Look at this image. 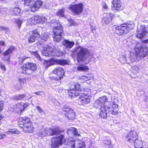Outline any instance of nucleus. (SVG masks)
Listing matches in <instances>:
<instances>
[{
  "label": "nucleus",
  "instance_id": "obj_1",
  "mask_svg": "<svg viewBox=\"0 0 148 148\" xmlns=\"http://www.w3.org/2000/svg\"><path fill=\"white\" fill-rule=\"evenodd\" d=\"M74 51L76 53L78 62H84L87 64L94 60L92 54L86 48L79 46L75 48Z\"/></svg>",
  "mask_w": 148,
  "mask_h": 148
},
{
  "label": "nucleus",
  "instance_id": "obj_2",
  "mask_svg": "<svg viewBox=\"0 0 148 148\" xmlns=\"http://www.w3.org/2000/svg\"><path fill=\"white\" fill-rule=\"evenodd\" d=\"M55 28L54 29L53 37L56 42H59L62 38L63 28L58 21L54 23Z\"/></svg>",
  "mask_w": 148,
  "mask_h": 148
},
{
  "label": "nucleus",
  "instance_id": "obj_3",
  "mask_svg": "<svg viewBox=\"0 0 148 148\" xmlns=\"http://www.w3.org/2000/svg\"><path fill=\"white\" fill-rule=\"evenodd\" d=\"M20 127L23 128V130L25 132H32L33 128L31 126L30 121L27 117L20 118L18 121Z\"/></svg>",
  "mask_w": 148,
  "mask_h": 148
},
{
  "label": "nucleus",
  "instance_id": "obj_4",
  "mask_svg": "<svg viewBox=\"0 0 148 148\" xmlns=\"http://www.w3.org/2000/svg\"><path fill=\"white\" fill-rule=\"evenodd\" d=\"M39 130L38 136L40 137L41 138H42L44 137L49 135H57L60 133V131L57 128L45 129L43 126H40Z\"/></svg>",
  "mask_w": 148,
  "mask_h": 148
},
{
  "label": "nucleus",
  "instance_id": "obj_5",
  "mask_svg": "<svg viewBox=\"0 0 148 148\" xmlns=\"http://www.w3.org/2000/svg\"><path fill=\"white\" fill-rule=\"evenodd\" d=\"M126 136L128 138V141L130 143H134L135 147L136 148H142V142L140 140H139L138 138L137 133L134 131H131L130 133V136L128 134Z\"/></svg>",
  "mask_w": 148,
  "mask_h": 148
},
{
  "label": "nucleus",
  "instance_id": "obj_6",
  "mask_svg": "<svg viewBox=\"0 0 148 148\" xmlns=\"http://www.w3.org/2000/svg\"><path fill=\"white\" fill-rule=\"evenodd\" d=\"M118 111L116 110H112L110 106H104L100 108L99 116L101 118L104 119L106 118L107 115H116L118 114Z\"/></svg>",
  "mask_w": 148,
  "mask_h": 148
},
{
  "label": "nucleus",
  "instance_id": "obj_7",
  "mask_svg": "<svg viewBox=\"0 0 148 148\" xmlns=\"http://www.w3.org/2000/svg\"><path fill=\"white\" fill-rule=\"evenodd\" d=\"M36 64H35L28 62L24 64L19 69L20 71L23 73L29 75L32 73L36 69Z\"/></svg>",
  "mask_w": 148,
  "mask_h": 148
},
{
  "label": "nucleus",
  "instance_id": "obj_8",
  "mask_svg": "<svg viewBox=\"0 0 148 148\" xmlns=\"http://www.w3.org/2000/svg\"><path fill=\"white\" fill-rule=\"evenodd\" d=\"M135 50L136 56L142 58L147 55L148 49L145 46L142 47L139 43H137L135 46Z\"/></svg>",
  "mask_w": 148,
  "mask_h": 148
},
{
  "label": "nucleus",
  "instance_id": "obj_9",
  "mask_svg": "<svg viewBox=\"0 0 148 148\" xmlns=\"http://www.w3.org/2000/svg\"><path fill=\"white\" fill-rule=\"evenodd\" d=\"M66 141L63 135H60L58 137H54L51 139V148H56L59 145H61Z\"/></svg>",
  "mask_w": 148,
  "mask_h": 148
},
{
  "label": "nucleus",
  "instance_id": "obj_10",
  "mask_svg": "<svg viewBox=\"0 0 148 148\" xmlns=\"http://www.w3.org/2000/svg\"><path fill=\"white\" fill-rule=\"evenodd\" d=\"M95 104L96 106L97 107H103L104 106H111L110 102L107 101V98L105 96L99 98V99L95 102Z\"/></svg>",
  "mask_w": 148,
  "mask_h": 148
},
{
  "label": "nucleus",
  "instance_id": "obj_11",
  "mask_svg": "<svg viewBox=\"0 0 148 148\" xmlns=\"http://www.w3.org/2000/svg\"><path fill=\"white\" fill-rule=\"evenodd\" d=\"M43 49L41 51L42 55L46 56H55L53 48L47 45H45L42 47Z\"/></svg>",
  "mask_w": 148,
  "mask_h": 148
},
{
  "label": "nucleus",
  "instance_id": "obj_12",
  "mask_svg": "<svg viewBox=\"0 0 148 148\" xmlns=\"http://www.w3.org/2000/svg\"><path fill=\"white\" fill-rule=\"evenodd\" d=\"M70 8L72 12L77 14H80L83 11L84 5L82 3H80L71 5L70 6Z\"/></svg>",
  "mask_w": 148,
  "mask_h": 148
},
{
  "label": "nucleus",
  "instance_id": "obj_13",
  "mask_svg": "<svg viewBox=\"0 0 148 148\" xmlns=\"http://www.w3.org/2000/svg\"><path fill=\"white\" fill-rule=\"evenodd\" d=\"M147 33H148V27L144 25H141L138 28L136 36L141 39L145 36Z\"/></svg>",
  "mask_w": 148,
  "mask_h": 148
},
{
  "label": "nucleus",
  "instance_id": "obj_14",
  "mask_svg": "<svg viewBox=\"0 0 148 148\" xmlns=\"http://www.w3.org/2000/svg\"><path fill=\"white\" fill-rule=\"evenodd\" d=\"M69 145L71 148H85L84 143L81 141H71L69 142Z\"/></svg>",
  "mask_w": 148,
  "mask_h": 148
},
{
  "label": "nucleus",
  "instance_id": "obj_15",
  "mask_svg": "<svg viewBox=\"0 0 148 148\" xmlns=\"http://www.w3.org/2000/svg\"><path fill=\"white\" fill-rule=\"evenodd\" d=\"M121 4L120 0H113L111 5L112 9L115 12L121 10Z\"/></svg>",
  "mask_w": 148,
  "mask_h": 148
},
{
  "label": "nucleus",
  "instance_id": "obj_16",
  "mask_svg": "<svg viewBox=\"0 0 148 148\" xmlns=\"http://www.w3.org/2000/svg\"><path fill=\"white\" fill-rule=\"evenodd\" d=\"M115 29V32L119 35L126 34L128 32V30L124 25L116 27Z\"/></svg>",
  "mask_w": 148,
  "mask_h": 148
},
{
  "label": "nucleus",
  "instance_id": "obj_17",
  "mask_svg": "<svg viewBox=\"0 0 148 148\" xmlns=\"http://www.w3.org/2000/svg\"><path fill=\"white\" fill-rule=\"evenodd\" d=\"M53 73L57 75L56 78V80H60L63 78L64 73V70L62 68L58 67L55 68L53 71Z\"/></svg>",
  "mask_w": 148,
  "mask_h": 148
},
{
  "label": "nucleus",
  "instance_id": "obj_18",
  "mask_svg": "<svg viewBox=\"0 0 148 148\" xmlns=\"http://www.w3.org/2000/svg\"><path fill=\"white\" fill-rule=\"evenodd\" d=\"M90 95H82L79 97V101L82 104H87L90 102Z\"/></svg>",
  "mask_w": 148,
  "mask_h": 148
},
{
  "label": "nucleus",
  "instance_id": "obj_19",
  "mask_svg": "<svg viewBox=\"0 0 148 148\" xmlns=\"http://www.w3.org/2000/svg\"><path fill=\"white\" fill-rule=\"evenodd\" d=\"M28 105V103H23L22 102L18 103L16 104V108L17 111L21 112L24 110L25 108Z\"/></svg>",
  "mask_w": 148,
  "mask_h": 148
},
{
  "label": "nucleus",
  "instance_id": "obj_20",
  "mask_svg": "<svg viewBox=\"0 0 148 148\" xmlns=\"http://www.w3.org/2000/svg\"><path fill=\"white\" fill-rule=\"evenodd\" d=\"M76 130V129L75 128L70 127L67 130V133L68 136L70 137L78 136L79 134Z\"/></svg>",
  "mask_w": 148,
  "mask_h": 148
},
{
  "label": "nucleus",
  "instance_id": "obj_21",
  "mask_svg": "<svg viewBox=\"0 0 148 148\" xmlns=\"http://www.w3.org/2000/svg\"><path fill=\"white\" fill-rule=\"evenodd\" d=\"M113 15L111 13H107L102 20V22L103 24H108L112 20Z\"/></svg>",
  "mask_w": 148,
  "mask_h": 148
},
{
  "label": "nucleus",
  "instance_id": "obj_22",
  "mask_svg": "<svg viewBox=\"0 0 148 148\" xmlns=\"http://www.w3.org/2000/svg\"><path fill=\"white\" fill-rule=\"evenodd\" d=\"M68 90L69 94L71 97L80 95L81 94L79 90H74L73 88H71Z\"/></svg>",
  "mask_w": 148,
  "mask_h": 148
},
{
  "label": "nucleus",
  "instance_id": "obj_23",
  "mask_svg": "<svg viewBox=\"0 0 148 148\" xmlns=\"http://www.w3.org/2000/svg\"><path fill=\"white\" fill-rule=\"evenodd\" d=\"M63 45L69 49L72 48L75 44L73 41H70L69 40H65L62 42Z\"/></svg>",
  "mask_w": 148,
  "mask_h": 148
},
{
  "label": "nucleus",
  "instance_id": "obj_24",
  "mask_svg": "<svg viewBox=\"0 0 148 148\" xmlns=\"http://www.w3.org/2000/svg\"><path fill=\"white\" fill-rule=\"evenodd\" d=\"M37 36V30L36 29L32 31V35L28 38L29 43H32L35 41V39Z\"/></svg>",
  "mask_w": 148,
  "mask_h": 148
},
{
  "label": "nucleus",
  "instance_id": "obj_25",
  "mask_svg": "<svg viewBox=\"0 0 148 148\" xmlns=\"http://www.w3.org/2000/svg\"><path fill=\"white\" fill-rule=\"evenodd\" d=\"M10 11L12 14L16 16L19 15L21 13V10L18 8H11L10 9Z\"/></svg>",
  "mask_w": 148,
  "mask_h": 148
},
{
  "label": "nucleus",
  "instance_id": "obj_26",
  "mask_svg": "<svg viewBox=\"0 0 148 148\" xmlns=\"http://www.w3.org/2000/svg\"><path fill=\"white\" fill-rule=\"evenodd\" d=\"M38 35L39 36L38 38V40H40V39H41L42 42L46 41L49 38L48 33L47 32L44 33L43 35H42L40 38V36L38 32Z\"/></svg>",
  "mask_w": 148,
  "mask_h": 148
},
{
  "label": "nucleus",
  "instance_id": "obj_27",
  "mask_svg": "<svg viewBox=\"0 0 148 148\" xmlns=\"http://www.w3.org/2000/svg\"><path fill=\"white\" fill-rule=\"evenodd\" d=\"M28 95V96L24 95H19L16 96L14 99L18 100H21L22 99L26 100L28 99H29L31 97L29 95Z\"/></svg>",
  "mask_w": 148,
  "mask_h": 148
},
{
  "label": "nucleus",
  "instance_id": "obj_28",
  "mask_svg": "<svg viewBox=\"0 0 148 148\" xmlns=\"http://www.w3.org/2000/svg\"><path fill=\"white\" fill-rule=\"evenodd\" d=\"M66 116L69 119H72L74 118L75 116V112L73 110H71L70 112L66 113Z\"/></svg>",
  "mask_w": 148,
  "mask_h": 148
},
{
  "label": "nucleus",
  "instance_id": "obj_29",
  "mask_svg": "<svg viewBox=\"0 0 148 148\" xmlns=\"http://www.w3.org/2000/svg\"><path fill=\"white\" fill-rule=\"evenodd\" d=\"M124 25L128 30V31L130 30H132L133 29L135 25L134 22L132 21L127 23L124 24Z\"/></svg>",
  "mask_w": 148,
  "mask_h": 148
},
{
  "label": "nucleus",
  "instance_id": "obj_30",
  "mask_svg": "<svg viewBox=\"0 0 148 148\" xmlns=\"http://www.w3.org/2000/svg\"><path fill=\"white\" fill-rule=\"evenodd\" d=\"M55 62V60L53 58L51 59L50 60L47 61L44 60V62H43L44 65L45 67H47L53 64Z\"/></svg>",
  "mask_w": 148,
  "mask_h": 148
},
{
  "label": "nucleus",
  "instance_id": "obj_31",
  "mask_svg": "<svg viewBox=\"0 0 148 148\" xmlns=\"http://www.w3.org/2000/svg\"><path fill=\"white\" fill-rule=\"evenodd\" d=\"M88 66H78L77 67V70L79 71H86L89 70Z\"/></svg>",
  "mask_w": 148,
  "mask_h": 148
},
{
  "label": "nucleus",
  "instance_id": "obj_32",
  "mask_svg": "<svg viewBox=\"0 0 148 148\" xmlns=\"http://www.w3.org/2000/svg\"><path fill=\"white\" fill-rule=\"evenodd\" d=\"M47 19L43 16H39L38 17V23L42 24L47 21Z\"/></svg>",
  "mask_w": 148,
  "mask_h": 148
},
{
  "label": "nucleus",
  "instance_id": "obj_33",
  "mask_svg": "<svg viewBox=\"0 0 148 148\" xmlns=\"http://www.w3.org/2000/svg\"><path fill=\"white\" fill-rule=\"evenodd\" d=\"M55 63L56 64L64 65L67 64V61L64 60H55Z\"/></svg>",
  "mask_w": 148,
  "mask_h": 148
},
{
  "label": "nucleus",
  "instance_id": "obj_34",
  "mask_svg": "<svg viewBox=\"0 0 148 148\" xmlns=\"http://www.w3.org/2000/svg\"><path fill=\"white\" fill-rule=\"evenodd\" d=\"M20 133V132L17 130L10 129L7 132L8 135H11L14 134H18Z\"/></svg>",
  "mask_w": 148,
  "mask_h": 148
},
{
  "label": "nucleus",
  "instance_id": "obj_35",
  "mask_svg": "<svg viewBox=\"0 0 148 148\" xmlns=\"http://www.w3.org/2000/svg\"><path fill=\"white\" fill-rule=\"evenodd\" d=\"M139 71V68L136 66H134L132 67L131 69L132 72L134 74H137Z\"/></svg>",
  "mask_w": 148,
  "mask_h": 148
},
{
  "label": "nucleus",
  "instance_id": "obj_36",
  "mask_svg": "<svg viewBox=\"0 0 148 148\" xmlns=\"http://www.w3.org/2000/svg\"><path fill=\"white\" fill-rule=\"evenodd\" d=\"M62 108L63 111L66 113L69 112H70L71 110H73L67 105L64 106Z\"/></svg>",
  "mask_w": 148,
  "mask_h": 148
},
{
  "label": "nucleus",
  "instance_id": "obj_37",
  "mask_svg": "<svg viewBox=\"0 0 148 148\" xmlns=\"http://www.w3.org/2000/svg\"><path fill=\"white\" fill-rule=\"evenodd\" d=\"M37 2V1H35V2H34V4H32V3H30L29 4L30 5H33L31 9V10L32 12H34L36 11L37 10V4L36 2Z\"/></svg>",
  "mask_w": 148,
  "mask_h": 148
},
{
  "label": "nucleus",
  "instance_id": "obj_38",
  "mask_svg": "<svg viewBox=\"0 0 148 148\" xmlns=\"http://www.w3.org/2000/svg\"><path fill=\"white\" fill-rule=\"evenodd\" d=\"M80 86L79 84H74L72 85L71 88H73L74 90H79Z\"/></svg>",
  "mask_w": 148,
  "mask_h": 148
},
{
  "label": "nucleus",
  "instance_id": "obj_39",
  "mask_svg": "<svg viewBox=\"0 0 148 148\" xmlns=\"http://www.w3.org/2000/svg\"><path fill=\"white\" fill-rule=\"evenodd\" d=\"M111 104V106H110V108L112 110H117L116 109L118 108V106L117 104H115L114 102V103L112 102H110Z\"/></svg>",
  "mask_w": 148,
  "mask_h": 148
},
{
  "label": "nucleus",
  "instance_id": "obj_40",
  "mask_svg": "<svg viewBox=\"0 0 148 148\" xmlns=\"http://www.w3.org/2000/svg\"><path fill=\"white\" fill-rule=\"evenodd\" d=\"M83 92V95H90L88 94L90 93V90L88 88H84Z\"/></svg>",
  "mask_w": 148,
  "mask_h": 148
},
{
  "label": "nucleus",
  "instance_id": "obj_41",
  "mask_svg": "<svg viewBox=\"0 0 148 148\" xmlns=\"http://www.w3.org/2000/svg\"><path fill=\"white\" fill-rule=\"evenodd\" d=\"M35 0H24V5L25 6L29 5V4L34 2Z\"/></svg>",
  "mask_w": 148,
  "mask_h": 148
},
{
  "label": "nucleus",
  "instance_id": "obj_42",
  "mask_svg": "<svg viewBox=\"0 0 148 148\" xmlns=\"http://www.w3.org/2000/svg\"><path fill=\"white\" fill-rule=\"evenodd\" d=\"M64 11L63 9L59 10L57 13L58 16H63L64 15Z\"/></svg>",
  "mask_w": 148,
  "mask_h": 148
},
{
  "label": "nucleus",
  "instance_id": "obj_43",
  "mask_svg": "<svg viewBox=\"0 0 148 148\" xmlns=\"http://www.w3.org/2000/svg\"><path fill=\"white\" fill-rule=\"evenodd\" d=\"M15 23L18 25V27L20 28L22 23V21L19 19L17 18L16 20Z\"/></svg>",
  "mask_w": 148,
  "mask_h": 148
},
{
  "label": "nucleus",
  "instance_id": "obj_44",
  "mask_svg": "<svg viewBox=\"0 0 148 148\" xmlns=\"http://www.w3.org/2000/svg\"><path fill=\"white\" fill-rule=\"evenodd\" d=\"M103 143L105 145H107L108 146L111 143V141L110 140H106L104 141Z\"/></svg>",
  "mask_w": 148,
  "mask_h": 148
},
{
  "label": "nucleus",
  "instance_id": "obj_45",
  "mask_svg": "<svg viewBox=\"0 0 148 148\" xmlns=\"http://www.w3.org/2000/svg\"><path fill=\"white\" fill-rule=\"evenodd\" d=\"M15 47L13 46H11L9 47L8 49L10 51V53H11L13 51L15 50Z\"/></svg>",
  "mask_w": 148,
  "mask_h": 148
},
{
  "label": "nucleus",
  "instance_id": "obj_46",
  "mask_svg": "<svg viewBox=\"0 0 148 148\" xmlns=\"http://www.w3.org/2000/svg\"><path fill=\"white\" fill-rule=\"evenodd\" d=\"M0 28L1 29V30H3L5 31L6 33H7V32H8L9 30L7 28L3 26H1L0 27Z\"/></svg>",
  "mask_w": 148,
  "mask_h": 148
},
{
  "label": "nucleus",
  "instance_id": "obj_47",
  "mask_svg": "<svg viewBox=\"0 0 148 148\" xmlns=\"http://www.w3.org/2000/svg\"><path fill=\"white\" fill-rule=\"evenodd\" d=\"M18 80L21 84H23L25 82V79L19 78Z\"/></svg>",
  "mask_w": 148,
  "mask_h": 148
},
{
  "label": "nucleus",
  "instance_id": "obj_48",
  "mask_svg": "<svg viewBox=\"0 0 148 148\" xmlns=\"http://www.w3.org/2000/svg\"><path fill=\"white\" fill-rule=\"evenodd\" d=\"M0 68L3 71H5L6 70V69L5 66L2 63L0 64Z\"/></svg>",
  "mask_w": 148,
  "mask_h": 148
},
{
  "label": "nucleus",
  "instance_id": "obj_49",
  "mask_svg": "<svg viewBox=\"0 0 148 148\" xmlns=\"http://www.w3.org/2000/svg\"><path fill=\"white\" fill-rule=\"evenodd\" d=\"M11 53H10L8 49L6 51L3 53V55L4 56H8Z\"/></svg>",
  "mask_w": 148,
  "mask_h": 148
},
{
  "label": "nucleus",
  "instance_id": "obj_50",
  "mask_svg": "<svg viewBox=\"0 0 148 148\" xmlns=\"http://www.w3.org/2000/svg\"><path fill=\"white\" fill-rule=\"evenodd\" d=\"M31 24L32 25H36L37 23V19L35 18L34 19H32L31 21Z\"/></svg>",
  "mask_w": 148,
  "mask_h": 148
},
{
  "label": "nucleus",
  "instance_id": "obj_51",
  "mask_svg": "<svg viewBox=\"0 0 148 148\" xmlns=\"http://www.w3.org/2000/svg\"><path fill=\"white\" fill-rule=\"evenodd\" d=\"M68 21L70 23V25H73L75 24L74 21L73 20L71 19H69L68 20Z\"/></svg>",
  "mask_w": 148,
  "mask_h": 148
},
{
  "label": "nucleus",
  "instance_id": "obj_52",
  "mask_svg": "<svg viewBox=\"0 0 148 148\" xmlns=\"http://www.w3.org/2000/svg\"><path fill=\"white\" fill-rule=\"evenodd\" d=\"M129 59L132 62H133L135 61V59L133 56H130L129 58Z\"/></svg>",
  "mask_w": 148,
  "mask_h": 148
},
{
  "label": "nucleus",
  "instance_id": "obj_53",
  "mask_svg": "<svg viewBox=\"0 0 148 148\" xmlns=\"http://www.w3.org/2000/svg\"><path fill=\"white\" fill-rule=\"evenodd\" d=\"M4 105V102L3 101H0V110L3 109Z\"/></svg>",
  "mask_w": 148,
  "mask_h": 148
},
{
  "label": "nucleus",
  "instance_id": "obj_54",
  "mask_svg": "<svg viewBox=\"0 0 148 148\" xmlns=\"http://www.w3.org/2000/svg\"><path fill=\"white\" fill-rule=\"evenodd\" d=\"M38 110L41 114L44 113V111L42 110V109H41L40 107L39 106H38Z\"/></svg>",
  "mask_w": 148,
  "mask_h": 148
},
{
  "label": "nucleus",
  "instance_id": "obj_55",
  "mask_svg": "<svg viewBox=\"0 0 148 148\" xmlns=\"http://www.w3.org/2000/svg\"><path fill=\"white\" fill-rule=\"evenodd\" d=\"M40 6H39L38 8H39L40 7L42 6V1L41 0H38V4Z\"/></svg>",
  "mask_w": 148,
  "mask_h": 148
},
{
  "label": "nucleus",
  "instance_id": "obj_56",
  "mask_svg": "<svg viewBox=\"0 0 148 148\" xmlns=\"http://www.w3.org/2000/svg\"><path fill=\"white\" fill-rule=\"evenodd\" d=\"M0 45L2 46H5V41L3 40H0Z\"/></svg>",
  "mask_w": 148,
  "mask_h": 148
},
{
  "label": "nucleus",
  "instance_id": "obj_57",
  "mask_svg": "<svg viewBox=\"0 0 148 148\" xmlns=\"http://www.w3.org/2000/svg\"><path fill=\"white\" fill-rule=\"evenodd\" d=\"M44 95V93L43 92H38V95H41L42 96L43 95Z\"/></svg>",
  "mask_w": 148,
  "mask_h": 148
},
{
  "label": "nucleus",
  "instance_id": "obj_58",
  "mask_svg": "<svg viewBox=\"0 0 148 148\" xmlns=\"http://www.w3.org/2000/svg\"><path fill=\"white\" fill-rule=\"evenodd\" d=\"M6 135L5 134H0V139H4Z\"/></svg>",
  "mask_w": 148,
  "mask_h": 148
},
{
  "label": "nucleus",
  "instance_id": "obj_59",
  "mask_svg": "<svg viewBox=\"0 0 148 148\" xmlns=\"http://www.w3.org/2000/svg\"><path fill=\"white\" fill-rule=\"evenodd\" d=\"M32 54L35 57L37 58V52L36 51H32Z\"/></svg>",
  "mask_w": 148,
  "mask_h": 148
},
{
  "label": "nucleus",
  "instance_id": "obj_60",
  "mask_svg": "<svg viewBox=\"0 0 148 148\" xmlns=\"http://www.w3.org/2000/svg\"><path fill=\"white\" fill-rule=\"evenodd\" d=\"M103 8L105 9H107L108 8V6L106 3L103 5Z\"/></svg>",
  "mask_w": 148,
  "mask_h": 148
},
{
  "label": "nucleus",
  "instance_id": "obj_61",
  "mask_svg": "<svg viewBox=\"0 0 148 148\" xmlns=\"http://www.w3.org/2000/svg\"><path fill=\"white\" fill-rule=\"evenodd\" d=\"M82 78H83L84 79H85L86 80H87V79L86 78V77L85 76H82Z\"/></svg>",
  "mask_w": 148,
  "mask_h": 148
},
{
  "label": "nucleus",
  "instance_id": "obj_62",
  "mask_svg": "<svg viewBox=\"0 0 148 148\" xmlns=\"http://www.w3.org/2000/svg\"><path fill=\"white\" fill-rule=\"evenodd\" d=\"M144 42L145 43H148V39L144 41Z\"/></svg>",
  "mask_w": 148,
  "mask_h": 148
},
{
  "label": "nucleus",
  "instance_id": "obj_63",
  "mask_svg": "<svg viewBox=\"0 0 148 148\" xmlns=\"http://www.w3.org/2000/svg\"><path fill=\"white\" fill-rule=\"evenodd\" d=\"M1 92H2V90H0V96L1 95Z\"/></svg>",
  "mask_w": 148,
  "mask_h": 148
},
{
  "label": "nucleus",
  "instance_id": "obj_64",
  "mask_svg": "<svg viewBox=\"0 0 148 148\" xmlns=\"http://www.w3.org/2000/svg\"><path fill=\"white\" fill-rule=\"evenodd\" d=\"M37 56H38V58H39V57H40V56H39V55L38 54V55H37Z\"/></svg>",
  "mask_w": 148,
  "mask_h": 148
}]
</instances>
